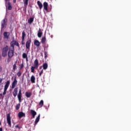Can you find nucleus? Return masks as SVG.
<instances>
[{
    "instance_id": "37",
    "label": "nucleus",
    "mask_w": 131,
    "mask_h": 131,
    "mask_svg": "<svg viewBox=\"0 0 131 131\" xmlns=\"http://www.w3.org/2000/svg\"><path fill=\"white\" fill-rule=\"evenodd\" d=\"M11 59H12V58H10L8 57V58H7V63H10V62H11Z\"/></svg>"
},
{
    "instance_id": "16",
    "label": "nucleus",
    "mask_w": 131,
    "mask_h": 131,
    "mask_svg": "<svg viewBox=\"0 0 131 131\" xmlns=\"http://www.w3.org/2000/svg\"><path fill=\"white\" fill-rule=\"evenodd\" d=\"M34 44L35 46H37L38 48L40 46V42H39L38 40H34Z\"/></svg>"
},
{
    "instance_id": "31",
    "label": "nucleus",
    "mask_w": 131,
    "mask_h": 131,
    "mask_svg": "<svg viewBox=\"0 0 131 131\" xmlns=\"http://www.w3.org/2000/svg\"><path fill=\"white\" fill-rule=\"evenodd\" d=\"M38 105L40 107H42V106H43V100H40V101Z\"/></svg>"
},
{
    "instance_id": "25",
    "label": "nucleus",
    "mask_w": 131,
    "mask_h": 131,
    "mask_svg": "<svg viewBox=\"0 0 131 131\" xmlns=\"http://www.w3.org/2000/svg\"><path fill=\"white\" fill-rule=\"evenodd\" d=\"M34 20V17H31L28 19V23H29V24H32L33 21Z\"/></svg>"
},
{
    "instance_id": "27",
    "label": "nucleus",
    "mask_w": 131,
    "mask_h": 131,
    "mask_svg": "<svg viewBox=\"0 0 131 131\" xmlns=\"http://www.w3.org/2000/svg\"><path fill=\"white\" fill-rule=\"evenodd\" d=\"M46 36H44L42 38L41 40V43H42L43 45L46 43Z\"/></svg>"
},
{
    "instance_id": "1",
    "label": "nucleus",
    "mask_w": 131,
    "mask_h": 131,
    "mask_svg": "<svg viewBox=\"0 0 131 131\" xmlns=\"http://www.w3.org/2000/svg\"><path fill=\"white\" fill-rule=\"evenodd\" d=\"M39 66V63L38 62V60L36 59L34 61V66L31 67V72L34 73V70H35V69H38Z\"/></svg>"
},
{
    "instance_id": "23",
    "label": "nucleus",
    "mask_w": 131,
    "mask_h": 131,
    "mask_svg": "<svg viewBox=\"0 0 131 131\" xmlns=\"http://www.w3.org/2000/svg\"><path fill=\"white\" fill-rule=\"evenodd\" d=\"M31 95H32L31 92H27L25 93V96L27 97V98H30V97H31Z\"/></svg>"
},
{
    "instance_id": "40",
    "label": "nucleus",
    "mask_w": 131,
    "mask_h": 131,
    "mask_svg": "<svg viewBox=\"0 0 131 131\" xmlns=\"http://www.w3.org/2000/svg\"><path fill=\"white\" fill-rule=\"evenodd\" d=\"M15 127H16V128H19V129H20V126H19V125H16L15 126Z\"/></svg>"
},
{
    "instance_id": "41",
    "label": "nucleus",
    "mask_w": 131,
    "mask_h": 131,
    "mask_svg": "<svg viewBox=\"0 0 131 131\" xmlns=\"http://www.w3.org/2000/svg\"><path fill=\"white\" fill-rule=\"evenodd\" d=\"M3 71V68L0 66V72H2Z\"/></svg>"
},
{
    "instance_id": "30",
    "label": "nucleus",
    "mask_w": 131,
    "mask_h": 131,
    "mask_svg": "<svg viewBox=\"0 0 131 131\" xmlns=\"http://www.w3.org/2000/svg\"><path fill=\"white\" fill-rule=\"evenodd\" d=\"M21 106V104L18 103L16 106H15V109L16 110H18V109H20V107Z\"/></svg>"
},
{
    "instance_id": "35",
    "label": "nucleus",
    "mask_w": 131,
    "mask_h": 131,
    "mask_svg": "<svg viewBox=\"0 0 131 131\" xmlns=\"http://www.w3.org/2000/svg\"><path fill=\"white\" fill-rule=\"evenodd\" d=\"M17 76H18V77L21 76V75H22V73L21 72V71H19L18 72H17Z\"/></svg>"
},
{
    "instance_id": "46",
    "label": "nucleus",
    "mask_w": 131,
    "mask_h": 131,
    "mask_svg": "<svg viewBox=\"0 0 131 131\" xmlns=\"http://www.w3.org/2000/svg\"><path fill=\"white\" fill-rule=\"evenodd\" d=\"M14 4H16V0H13Z\"/></svg>"
},
{
    "instance_id": "38",
    "label": "nucleus",
    "mask_w": 131,
    "mask_h": 131,
    "mask_svg": "<svg viewBox=\"0 0 131 131\" xmlns=\"http://www.w3.org/2000/svg\"><path fill=\"white\" fill-rule=\"evenodd\" d=\"M23 67H24V65L23 64V63H22L20 65V69H22V68H23Z\"/></svg>"
},
{
    "instance_id": "12",
    "label": "nucleus",
    "mask_w": 131,
    "mask_h": 131,
    "mask_svg": "<svg viewBox=\"0 0 131 131\" xmlns=\"http://www.w3.org/2000/svg\"><path fill=\"white\" fill-rule=\"evenodd\" d=\"M9 50H15V44L13 41L10 43V47L9 48Z\"/></svg>"
},
{
    "instance_id": "21",
    "label": "nucleus",
    "mask_w": 131,
    "mask_h": 131,
    "mask_svg": "<svg viewBox=\"0 0 131 131\" xmlns=\"http://www.w3.org/2000/svg\"><path fill=\"white\" fill-rule=\"evenodd\" d=\"M40 118V114H39L37 116V117L36 118V120L35 121V124L36 125L37 124V123L38 121H39V119Z\"/></svg>"
},
{
    "instance_id": "9",
    "label": "nucleus",
    "mask_w": 131,
    "mask_h": 131,
    "mask_svg": "<svg viewBox=\"0 0 131 131\" xmlns=\"http://www.w3.org/2000/svg\"><path fill=\"white\" fill-rule=\"evenodd\" d=\"M31 45V39H29L27 40V41L26 43V48L28 50H30V45Z\"/></svg>"
},
{
    "instance_id": "36",
    "label": "nucleus",
    "mask_w": 131,
    "mask_h": 131,
    "mask_svg": "<svg viewBox=\"0 0 131 131\" xmlns=\"http://www.w3.org/2000/svg\"><path fill=\"white\" fill-rule=\"evenodd\" d=\"M43 73V70H41L40 72H39V76H41V75Z\"/></svg>"
},
{
    "instance_id": "20",
    "label": "nucleus",
    "mask_w": 131,
    "mask_h": 131,
    "mask_svg": "<svg viewBox=\"0 0 131 131\" xmlns=\"http://www.w3.org/2000/svg\"><path fill=\"white\" fill-rule=\"evenodd\" d=\"M29 0H24V4L25 10H26V8H27V6H28V1Z\"/></svg>"
},
{
    "instance_id": "28",
    "label": "nucleus",
    "mask_w": 131,
    "mask_h": 131,
    "mask_svg": "<svg viewBox=\"0 0 131 131\" xmlns=\"http://www.w3.org/2000/svg\"><path fill=\"white\" fill-rule=\"evenodd\" d=\"M17 69V61L15 62V63L13 66V70L15 71Z\"/></svg>"
},
{
    "instance_id": "14",
    "label": "nucleus",
    "mask_w": 131,
    "mask_h": 131,
    "mask_svg": "<svg viewBox=\"0 0 131 131\" xmlns=\"http://www.w3.org/2000/svg\"><path fill=\"white\" fill-rule=\"evenodd\" d=\"M18 116L19 118H22V117H25V113L22 112H20L18 113Z\"/></svg>"
},
{
    "instance_id": "29",
    "label": "nucleus",
    "mask_w": 131,
    "mask_h": 131,
    "mask_svg": "<svg viewBox=\"0 0 131 131\" xmlns=\"http://www.w3.org/2000/svg\"><path fill=\"white\" fill-rule=\"evenodd\" d=\"M13 42L14 43V46H16V47H18V48H19V42H18V41H17L16 40H13Z\"/></svg>"
},
{
    "instance_id": "2",
    "label": "nucleus",
    "mask_w": 131,
    "mask_h": 131,
    "mask_svg": "<svg viewBox=\"0 0 131 131\" xmlns=\"http://www.w3.org/2000/svg\"><path fill=\"white\" fill-rule=\"evenodd\" d=\"M10 85V81L7 80L6 83H5V85L4 86V92L3 94H0V97H3V95L4 96H5V95H6V94H7V90H8L9 86Z\"/></svg>"
},
{
    "instance_id": "7",
    "label": "nucleus",
    "mask_w": 131,
    "mask_h": 131,
    "mask_svg": "<svg viewBox=\"0 0 131 131\" xmlns=\"http://www.w3.org/2000/svg\"><path fill=\"white\" fill-rule=\"evenodd\" d=\"M43 11H46L47 13L49 12V9L48 7H49V4L47 2H45L43 3Z\"/></svg>"
},
{
    "instance_id": "15",
    "label": "nucleus",
    "mask_w": 131,
    "mask_h": 131,
    "mask_svg": "<svg viewBox=\"0 0 131 131\" xmlns=\"http://www.w3.org/2000/svg\"><path fill=\"white\" fill-rule=\"evenodd\" d=\"M31 114L33 118H35V115H36V112L33 110H31Z\"/></svg>"
},
{
    "instance_id": "33",
    "label": "nucleus",
    "mask_w": 131,
    "mask_h": 131,
    "mask_svg": "<svg viewBox=\"0 0 131 131\" xmlns=\"http://www.w3.org/2000/svg\"><path fill=\"white\" fill-rule=\"evenodd\" d=\"M7 53L5 51H2V56L3 57H7Z\"/></svg>"
},
{
    "instance_id": "26",
    "label": "nucleus",
    "mask_w": 131,
    "mask_h": 131,
    "mask_svg": "<svg viewBox=\"0 0 131 131\" xmlns=\"http://www.w3.org/2000/svg\"><path fill=\"white\" fill-rule=\"evenodd\" d=\"M42 67H43V69H44V70H47V69H48V63H45L43 64L42 65Z\"/></svg>"
},
{
    "instance_id": "5",
    "label": "nucleus",
    "mask_w": 131,
    "mask_h": 131,
    "mask_svg": "<svg viewBox=\"0 0 131 131\" xmlns=\"http://www.w3.org/2000/svg\"><path fill=\"white\" fill-rule=\"evenodd\" d=\"M15 50L13 49H9L8 52V55L9 58H13V56H14V52Z\"/></svg>"
},
{
    "instance_id": "17",
    "label": "nucleus",
    "mask_w": 131,
    "mask_h": 131,
    "mask_svg": "<svg viewBox=\"0 0 131 131\" xmlns=\"http://www.w3.org/2000/svg\"><path fill=\"white\" fill-rule=\"evenodd\" d=\"M26 36V33L25 31L22 32L21 40H25V37Z\"/></svg>"
},
{
    "instance_id": "43",
    "label": "nucleus",
    "mask_w": 131,
    "mask_h": 131,
    "mask_svg": "<svg viewBox=\"0 0 131 131\" xmlns=\"http://www.w3.org/2000/svg\"><path fill=\"white\" fill-rule=\"evenodd\" d=\"M2 82H3V79L0 78V84H1V83H2Z\"/></svg>"
},
{
    "instance_id": "19",
    "label": "nucleus",
    "mask_w": 131,
    "mask_h": 131,
    "mask_svg": "<svg viewBox=\"0 0 131 131\" xmlns=\"http://www.w3.org/2000/svg\"><path fill=\"white\" fill-rule=\"evenodd\" d=\"M42 35V32H41V30L40 29V28H39L37 33V36L38 37L40 38L41 37Z\"/></svg>"
},
{
    "instance_id": "8",
    "label": "nucleus",
    "mask_w": 131,
    "mask_h": 131,
    "mask_svg": "<svg viewBox=\"0 0 131 131\" xmlns=\"http://www.w3.org/2000/svg\"><path fill=\"white\" fill-rule=\"evenodd\" d=\"M18 83V81H17V77H15L14 78L13 81L12 83L11 89H15L16 85H17V83Z\"/></svg>"
},
{
    "instance_id": "39",
    "label": "nucleus",
    "mask_w": 131,
    "mask_h": 131,
    "mask_svg": "<svg viewBox=\"0 0 131 131\" xmlns=\"http://www.w3.org/2000/svg\"><path fill=\"white\" fill-rule=\"evenodd\" d=\"M25 40H22L21 45L23 46L24 45H25V42H24Z\"/></svg>"
},
{
    "instance_id": "42",
    "label": "nucleus",
    "mask_w": 131,
    "mask_h": 131,
    "mask_svg": "<svg viewBox=\"0 0 131 131\" xmlns=\"http://www.w3.org/2000/svg\"><path fill=\"white\" fill-rule=\"evenodd\" d=\"M5 4H7L8 2H10V0H5Z\"/></svg>"
},
{
    "instance_id": "6",
    "label": "nucleus",
    "mask_w": 131,
    "mask_h": 131,
    "mask_svg": "<svg viewBox=\"0 0 131 131\" xmlns=\"http://www.w3.org/2000/svg\"><path fill=\"white\" fill-rule=\"evenodd\" d=\"M5 4L6 8H7L8 11H11V10L13 9V7H12V4L11 2H10V1L7 2V3Z\"/></svg>"
},
{
    "instance_id": "48",
    "label": "nucleus",
    "mask_w": 131,
    "mask_h": 131,
    "mask_svg": "<svg viewBox=\"0 0 131 131\" xmlns=\"http://www.w3.org/2000/svg\"><path fill=\"white\" fill-rule=\"evenodd\" d=\"M1 125H2V122H1V121H0V126H1Z\"/></svg>"
},
{
    "instance_id": "13",
    "label": "nucleus",
    "mask_w": 131,
    "mask_h": 131,
    "mask_svg": "<svg viewBox=\"0 0 131 131\" xmlns=\"http://www.w3.org/2000/svg\"><path fill=\"white\" fill-rule=\"evenodd\" d=\"M13 95L14 97H17V95H18V88H16L14 89L13 92Z\"/></svg>"
},
{
    "instance_id": "44",
    "label": "nucleus",
    "mask_w": 131,
    "mask_h": 131,
    "mask_svg": "<svg viewBox=\"0 0 131 131\" xmlns=\"http://www.w3.org/2000/svg\"><path fill=\"white\" fill-rule=\"evenodd\" d=\"M26 59L27 62H28V57L26 58Z\"/></svg>"
},
{
    "instance_id": "22",
    "label": "nucleus",
    "mask_w": 131,
    "mask_h": 131,
    "mask_svg": "<svg viewBox=\"0 0 131 131\" xmlns=\"http://www.w3.org/2000/svg\"><path fill=\"white\" fill-rule=\"evenodd\" d=\"M31 81L32 83H35V77L34 75L31 77Z\"/></svg>"
},
{
    "instance_id": "47",
    "label": "nucleus",
    "mask_w": 131,
    "mask_h": 131,
    "mask_svg": "<svg viewBox=\"0 0 131 131\" xmlns=\"http://www.w3.org/2000/svg\"><path fill=\"white\" fill-rule=\"evenodd\" d=\"M42 67L41 66L39 67V69H42Z\"/></svg>"
},
{
    "instance_id": "4",
    "label": "nucleus",
    "mask_w": 131,
    "mask_h": 131,
    "mask_svg": "<svg viewBox=\"0 0 131 131\" xmlns=\"http://www.w3.org/2000/svg\"><path fill=\"white\" fill-rule=\"evenodd\" d=\"M6 18H4L1 21V29L2 30H3V29H5L6 28V26H7V23H6Z\"/></svg>"
},
{
    "instance_id": "11",
    "label": "nucleus",
    "mask_w": 131,
    "mask_h": 131,
    "mask_svg": "<svg viewBox=\"0 0 131 131\" xmlns=\"http://www.w3.org/2000/svg\"><path fill=\"white\" fill-rule=\"evenodd\" d=\"M3 35L4 36V38H6V39H9L10 37V32H4Z\"/></svg>"
},
{
    "instance_id": "45",
    "label": "nucleus",
    "mask_w": 131,
    "mask_h": 131,
    "mask_svg": "<svg viewBox=\"0 0 131 131\" xmlns=\"http://www.w3.org/2000/svg\"><path fill=\"white\" fill-rule=\"evenodd\" d=\"M0 131H3V127H0Z\"/></svg>"
},
{
    "instance_id": "24",
    "label": "nucleus",
    "mask_w": 131,
    "mask_h": 131,
    "mask_svg": "<svg viewBox=\"0 0 131 131\" xmlns=\"http://www.w3.org/2000/svg\"><path fill=\"white\" fill-rule=\"evenodd\" d=\"M9 46H6V47H5L4 48H3V52H6L7 53H8V51H9Z\"/></svg>"
},
{
    "instance_id": "10",
    "label": "nucleus",
    "mask_w": 131,
    "mask_h": 131,
    "mask_svg": "<svg viewBox=\"0 0 131 131\" xmlns=\"http://www.w3.org/2000/svg\"><path fill=\"white\" fill-rule=\"evenodd\" d=\"M17 98L19 103H21V99L22 98V93L20 89H19V90L18 94L17 95Z\"/></svg>"
},
{
    "instance_id": "32",
    "label": "nucleus",
    "mask_w": 131,
    "mask_h": 131,
    "mask_svg": "<svg viewBox=\"0 0 131 131\" xmlns=\"http://www.w3.org/2000/svg\"><path fill=\"white\" fill-rule=\"evenodd\" d=\"M22 57H23V59H25L28 57V55H27V54L24 53L22 55Z\"/></svg>"
},
{
    "instance_id": "3",
    "label": "nucleus",
    "mask_w": 131,
    "mask_h": 131,
    "mask_svg": "<svg viewBox=\"0 0 131 131\" xmlns=\"http://www.w3.org/2000/svg\"><path fill=\"white\" fill-rule=\"evenodd\" d=\"M7 122L10 127H12V122L11 121V114H7L6 115Z\"/></svg>"
},
{
    "instance_id": "18",
    "label": "nucleus",
    "mask_w": 131,
    "mask_h": 131,
    "mask_svg": "<svg viewBox=\"0 0 131 131\" xmlns=\"http://www.w3.org/2000/svg\"><path fill=\"white\" fill-rule=\"evenodd\" d=\"M37 4L39 7V10H41V9H42V4L41 3V2H40V1H38Z\"/></svg>"
},
{
    "instance_id": "34",
    "label": "nucleus",
    "mask_w": 131,
    "mask_h": 131,
    "mask_svg": "<svg viewBox=\"0 0 131 131\" xmlns=\"http://www.w3.org/2000/svg\"><path fill=\"white\" fill-rule=\"evenodd\" d=\"M45 58L47 59L48 58V52L47 51L44 52Z\"/></svg>"
}]
</instances>
